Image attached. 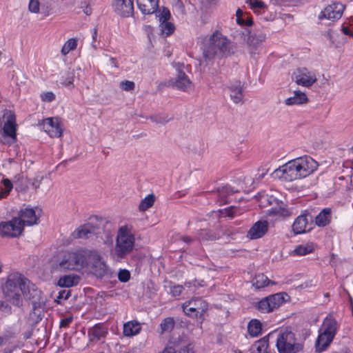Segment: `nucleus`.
I'll return each mask as SVG.
<instances>
[{
  "label": "nucleus",
  "instance_id": "1",
  "mask_svg": "<svg viewBox=\"0 0 353 353\" xmlns=\"http://www.w3.org/2000/svg\"><path fill=\"white\" fill-rule=\"evenodd\" d=\"M3 291L7 300L18 307L22 305V294L25 299L31 301L34 313L38 316L41 315L45 302L41 296V292L22 274L18 272L9 274Z\"/></svg>",
  "mask_w": 353,
  "mask_h": 353
},
{
  "label": "nucleus",
  "instance_id": "2",
  "mask_svg": "<svg viewBox=\"0 0 353 353\" xmlns=\"http://www.w3.org/2000/svg\"><path fill=\"white\" fill-rule=\"evenodd\" d=\"M318 163L310 156H303L289 161L275 170L276 177L285 181L301 179L312 174L318 168Z\"/></svg>",
  "mask_w": 353,
  "mask_h": 353
},
{
  "label": "nucleus",
  "instance_id": "3",
  "mask_svg": "<svg viewBox=\"0 0 353 353\" xmlns=\"http://www.w3.org/2000/svg\"><path fill=\"white\" fill-rule=\"evenodd\" d=\"M86 250H65L53 261L52 269L54 272L81 271L86 268Z\"/></svg>",
  "mask_w": 353,
  "mask_h": 353
},
{
  "label": "nucleus",
  "instance_id": "4",
  "mask_svg": "<svg viewBox=\"0 0 353 353\" xmlns=\"http://www.w3.org/2000/svg\"><path fill=\"white\" fill-rule=\"evenodd\" d=\"M234 53L232 42L220 31L214 32L203 46V57L207 60L222 59Z\"/></svg>",
  "mask_w": 353,
  "mask_h": 353
},
{
  "label": "nucleus",
  "instance_id": "5",
  "mask_svg": "<svg viewBox=\"0 0 353 353\" xmlns=\"http://www.w3.org/2000/svg\"><path fill=\"white\" fill-rule=\"evenodd\" d=\"M135 235L132 231V226L130 225H123L119 228L116 243L112 254L117 260L124 259L130 254L134 248Z\"/></svg>",
  "mask_w": 353,
  "mask_h": 353
},
{
  "label": "nucleus",
  "instance_id": "6",
  "mask_svg": "<svg viewBox=\"0 0 353 353\" xmlns=\"http://www.w3.org/2000/svg\"><path fill=\"white\" fill-rule=\"evenodd\" d=\"M339 327L340 324L332 314L327 315L323 319L315 343L316 352H322L329 347Z\"/></svg>",
  "mask_w": 353,
  "mask_h": 353
},
{
  "label": "nucleus",
  "instance_id": "7",
  "mask_svg": "<svg viewBox=\"0 0 353 353\" xmlns=\"http://www.w3.org/2000/svg\"><path fill=\"white\" fill-rule=\"evenodd\" d=\"M276 346L279 353H296L303 348L301 343L296 342L294 334L288 330L276 333Z\"/></svg>",
  "mask_w": 353,
  "mask_h": 353
},
{
  "label": "nucleus",
  "instance_id": "8",
  "mask_svg": "<svg viewBox=\"0 0 353 353\" xmlns=\"http://www.w3.org/2000/svg\"><path fill=\"white\" fill-rule=\"evenodd\" d=\"M289 296L285 292H279L262 299L257 303L258 310L262 313H270L287 302Z\"/></svg>",
  "mask_w": 353,
  "mask_h": 353
},
{
  "label": "nucleus",
  "instance_id": "9",
  "mask_svg": "<svg viewBox=\"0 0 353 353\" xmlns=\"http://www.w3.org/2000/svg\"><path fill=\"white\" fill-rule=\"evenodd\" d=\"M2 137L5 144L11 145L17 141V124L16 117L11 111H6L3 116Z\"/></svg>",
  "mask_w": 353,
  "mask_h": 353
},
{
  "label": "nucleus",
  "instance_id": "10",
  "mask_svg": "<svg viewBox=\"0 0 353 353\" xmlns=\"http://www.w3.org/2000/svg\"><path fill=\"white\" fill-rule=\"evenodd\" d=\"M86 251L89 252L86 256V268L90 265L93 274L97 276H104L107 273V265L101 256L96 250H86Z\"/></svg>",
  "mask_w": 353,
  "mask_h": 353
},
{
  "label": "nucleus",
  "instance_id": "11",
  "mask_svg": "<svg viewBox=\"0 0 353 353\" xmlns=\"http://www.w3.org/2000/svg\"><path fill=\"white\" fill-rule=\"evenodd\" d=\"M23 231V223L17 217L0 223V235L3 237H18Z\"/></svg>",
  "mask_w": 353,
  "mask_h": 353
},
{
  "label": "nucleus",
  "instance_id": "12",
  "mask_svg": "<svg viewBox=\"0 0 353 353\" xmlns=\"http://www.w3.org/2000/svg\"><path fill=\"white\" fill-rule=\"evenodd\" d=\"M156 17L159 22V30L161 35L165 37L171 35L175 30V26L170 21L171 14L167 8H162L156 13Z\"/></svg>",
  "mask_w": 353,
  "mask_h": 353
},
{
  "label": "nucleus",
  "instance_id": "13",
  "mask_svg": "<svg viewBox=\"0 0 353 353\" xmlns=\"http://www.w3.org/2000/svg\"><path fill=\"white\" fill-rule=\"evenodd\" d=\"M293 75L296 83L305 88H310L317 81L316 74L305 68L297 69Z\"/></svg>",
  "mask_w": 353,
  "mask_h": 353
},
{
  "label": "nucleus",
  "instance_id": "14",
  "mask_svg": "<svg viewBox=\"0 0 353 353\" xmlns=\"http://www.w3.org/2000/svg\"><path fill=\"white\" fill-rule=\"evenodd\" d=\"M42 127L50 137H60L63 134V124L59 117H48L43 119Z\"/></svg>",
  "mask_w": 353,
  "mask_h": 353
},
{
  "label": "nucleus",
  "instance_id": "15",
  "mask_svg": "<svg viewBox=\"0 0 353 353\" xmlns=\"http://www.w3.org/2000/svg\"><path fill=\"white\" fill-rule=\"evenodd\" d=\"M344 8L345 7L342 3L333 2L321 12L319 19L321 20L323 19L331 21L339 20L343 14Z\"/></svg>",
  "mask_w": 353,
  "mask_h": 353
},
{
  "label": "nucleus",
  "instance_id": "16",
  "mask_svg": "<svg viewBox=\"0 0 353 353\" xmlns=\"http://www.w3.org/2000/svg\"><path fill=\"white\" fill-rule=\"evenodd\" d=\"M183 66L179 63L174 65L178 72L174 85L177 89L188 92L192 90L193 83L185 72L181 70Z\"/></svg>",
  "mask_w": 353,
  "mask_h": 353
},
{
  "label": "nucleus",
  "instance_id": "17",
  "mask_svg": "<svg viewBox=\"0 0 353 353\" xmlns=\"http://www.w3.org/2000/svg\"><path fill=\"white\" fill-rule=\"evenodd\" d=\"M266 34L263 31L251 33L248 39L249 51L251 54L259 52L265 41Z\"/></svg>",
  "mask_w": 353,
  "mask_h": 353
},
{
  "label": "nucleus",
  "instance_id": "18",
  "mask_svg": "<svg viewBox=\"0 0 353 353\" xmlns=\"http://www.w3.org/2000/svg\"><path fill=\"white\" fill-rule=\"evenodd\" d=\"M312 223H309L308 216L303 213L296 217L292 224V231L295 234H301L309 232L312 229Z\"/></svg>",
  "mask_w": 353,
  "mask_h": 353
},
{
  "label": "nucleus",
  "instance_id": "19",
  "mask_svg": "<svg viewBox=\"0 0 353 353\" xmlns=\"http://www.w3.org/2000/svg\"><path fill=\"white\" fill-rule=\"evenodd\" d=\"M18 218L22 221L23 228H24V225L31 226L37 224L39 216L34 209L25 208L19 211Z\"/></svg>",
  "mask_w": 353,
  "mask_h": 353
},
{
  "label": "nucleus",
  "instance_id": "20",
  "mask_svg": "<svg viewBox=\"0 0 353 353\" xmlns=\"http://www.w3.org/2000/svg\"><path fill=\"white\" fill-rule=\"evenodd\" d=\"M115 11L124 17H130L133 13L134 6L132 0H113Z\"/></svg>",
  "mask_w": 353,
  "mask_h": 353
},
{
  "label": "nucleus",
  "instance_id": "21",
  "mask_svg": "<svg viewBox=\"0 0 353 353\" xmlns=\"http://www.w3.org/2000/svg\"><path fill=\"white\" fill-rule=\"evenodd\" d=\"M268 230V223L267 221H256L248 232V236L250 239H257L262 237Z\"/></svg>",
  "mask_w": 353,
  "mask_h": 353
},
{
  "label": "nucleus",
  "instance_id": "22",
  "mask_svg": "<svg viewBox=\"0 0 353 353\" xmlns=\"http://www.w3.org/2000/svg\"><path fill=\"white\" fill-rule=\"evenodd\" d=\"M140 11L144 14H151L159 12V0H137Z\"/></svg>",
  "mask_w": 353,
  "mask_h": 353
},
{
  "label": "nucleus",
  "instance_id": "23",
  "mask_svg": "<svg viewBox=\"0 0 353 353\" xmlns=\"http://www.w3.org/2000/svg\"><path fill=\"white\" fill-rule=\"evenodd\" d=\"M94 230V227L92 224L86 223L75 229L71 234V238L72 239H88Z\"/></svg>",
  "mask_w": 353,
  "mask_h": 353
},
{
  "label": "nucleus",
  "instance_id": "24",
  "mask_svg": "<svg viewBox=\"0 0 353 353\" xmlns=\"http://www.w3.org/2000/svg\"><path fill=\"white\" fill-rule=\"evenodd\" d=\"M230 91V97L234 103L243 102V90L240 81H235L228 86Z\"/></svg>",
  "mask_w": 353,
  "mask_h": 353
},
{
  "label": "nucleus",
  "instance_id": "25",
  "mask_svg": "<svg viewBox=\"0 0 353 353\" xmlns=\"http://www.w3.org/2000/svg\"><path fill=\"white\" fill-rule=\"evenodd\" d=\"M81 280L79 275L75 274H66L61 276L57 281V285L61 288H71L77 285Z\"/></svg>",
  "mask_w": 353,
  "mask_h": 353
},
{
  "label": "nucleus",
  "instance_id": "26",
  "mask_svg": "<svg viewBox=\"0 0 353 353\" xmlns=\"http://www.w3.org/2000/svg\"><path fill=\"white\" fill-rule=\"evenodd\" d=\"M332 220V210L330 208L323 209L315 217V223L319 227H325Z\"/></svg>",
  "mask_w": 353,
  "mask_h": 353
},
{
  "label": "nucleus",
  "instance_id": "27",
  "mask_svg": "<svg viewBox=\"0 0 353 353\" xmlns=\"http://www.w3.org/2000/svg\"><path fill=\"white\" fill-rule=\"evenodd\" d=\"M239 192L230 185H225L218 188L217 193L219 196L218 202L220 205L225 204L228 202V196L235 192Z\"/></svg>",
  "mask_w": 353,
  "mask_h": 353
},
{
  "label": "nucleus",
  "instance_id": "28",
  "mask_svg": "<svg viewBox=\"0 0 353 353\" xmlns=\"http://www.w3.org/2000/svg\"><path fill=\"white\" fill-rule=\"evenodd\" d=\"M141 330V325L136 320L124 323L123 333L125 336H132L138 334Z\"/></svg>",
  "mask_w": 353,
  "mask_h": 353
},
{
  "label": "nucleus",
  "instance_id": "29",
  "mask_svg": "<svg viewBox=\"0 0 353 353\" xmlns=\"http://www.w3.org/2000/svg\"><path fill=\"white\" fill-rule=\"evenodd\" d=\"M308 99L305 92L300 90L294 92V95L285 100L286 105H302L307 103Z\"/></svg>",
  "mask_w": 353,
  "mask_h": 353
},
{
  "label": "nucleus",
  "instance_id": "30",
  "mask_svg": "<svg viewBox=\"0 0 353 353\" xmlns=\"http://www.w3.org/2000/svg\"><path fill=\"white\" fill-rule=\"evenodd\" d=\"M106 334L105 328L100 324H96L88 330V336L92 341H99L101 338L105 337Z\"/></svg>",
  "mask_w": 353,
  "mask_h": 353
},
{
  "label": "nucleus",
  "instance_id": "31",
  "mask_svg": "<svg viewBox=\"0 0 353 353\" xmlns=\"http://www.w3.org/2000/svg\"><path fill=\"white\" fill-rule=\"evenodd\" d=\"M315 248V244L313 242L308 241L296 246L293 253L296 256H305L312 253Z\"/></svg>",
  "mask_w": 353,
  "mask_h": 353
},
{
  "label": "nucleus",
  "instance_id": "32",
  "mask_svg": "<svg viewBox=\"0 0 353 353\" xmlns=\"http://www.w3.org/2000/svg\"><path fill=\"white\" fill-rule=\"evenodd\" d=\"M188 301L189 304L190 305V306H193L194 307H199L200 309L199 310V314H200V319L203 321L204 319V314L208 309V305L206 303V301L200 298H194Z\"/></svg>",
  "mask_w": 353,
  "mask_h": 353
},
{
  "label": "nucleus",
  "instance_id": "33",
  "mask_svg": "<svg viewBox=\"0 0 353 353\" xmlns=\"http://www.w3.org/2000/svg\"><path fill=\"white\" fill-rule=\"evenodd\" d=\"M273 285L274 283L270 282L268 278L263 274H259L255 276L252 280V285L256 289L263 288L270 284Z\"/></svg>",
  "mask_w": 353,
  "mask_h": 353
},
{
  "label": "nucleus",
  "instance_id": "34",
  "mask_svg": "<svg viewBox=\"0 0 353 353\" xmlns=\"http://www.w3.org/2000/svg\"><path fill=\"white\" fill-rule=\"evenodd\" d=\"M13 188L11 181L8 179H3L0 183V199L6 198Z\"/></svg>",
  "mask_w": 353,
  "mask_h": 353
},
{
  "label": "nucleus",
  "instance_id": "35",
  "mask_svg": "<svg viewBox=\"0 0 353 353\" xmlns=\"http://www.w3.org/2000/svg\"><path fill=\"white\" fill-rule=\"evenodd\" d=\"M248 330L251 336H258L261 334V323L257 319H252L248 323Z\"/></svg>",
  "mask_w": 353,
  "mask_h": 353
},
{
  "label": "nucleus",
  "instance_id": "36",
  "mask_svg": "<svg viewBox=\"0 0 353 353\" xmlns=\"http://www.w3.org/2000/svg\"><path fill=\"white\" fill-rule=\"evenodd\" d=\"M155 201V196L153 194H148L143 199L139 205V210L141 212H144L151 208Z\"/></svg>",
  "mask_w": 353,
  "mask_h": 353
},
{
  "label": "nucleus",
  "instance_id": "37",
  "mask_svg": "<svg viewBox=\"0 0 353 353\" xmlns=\"http://www.w3.org/2000/svg\"><path fill=\"white\" fill-rule=\"evenodd\" d=\"M190 305L188 301L183 303L182 308L184 313L189 316L200 319V314H199V310L200 309L199 307H194L193 306Z\"/></svg>",
  "mask_w": 353,
  "mask_h": 353
},
{
  "label": "nucleus",
  "instance_id": "38",
  "mask_svg": "<svg viewBox=\"0 0 353 353\" xmlns=\"http://www.w3.org/2000/svg\"><path fill=\"white\" fill-rule=\"evenodd\" d=\"M175 325V321L172 317L165 318L160 324L161 334L171 332Z\"/></svg>",
  "mask_w": 353,
  "mask_h": 353
},
{
  "label": "nucleus",
  "instance_id": "39",
  "mask_svg": "<svg viewBox=\"0 0 353 353\" xmlns=\"http://www.w3.org/2000/svg\"><path fill=\"white\" fill-rule=\"evenodd\" d=\"M77 40L74 38L68 39L63 46L61 48V54L63 55L68 54L71 50L77 48Z\"/></svg>",
  "mask_w": 353,
  "mask_h": 353
},
{
  "label": "nucleus",
  "instance_id": "40",
  "mask_svg": "<svg viewBox=\"0 0 353 353\" xmlns=\"http://www.w3.org/2000/svg\"><path fill=\"white\" fill-rule=\"evenodd\" d=\"M254 347L256 350V353H269L268 348V339L265 337L259 340L255 343Z\"/></svg>",
  "mask_w": 353,
  "mask_h": 353
},
{
  "label": "nucleus",
  "instance_id": "41",
  "mask_svg": "<svg viewBox=\"0 0 353 353\" xmlns=\"http://www.w3.org/2000/svg\"><path fill=\"white\" fill-rule=\"evenodd\" d=\"M219 212L222 217L228 216L232 219L239 214V210L236 207L230 206L220 210Z\"/></svg>",
  "mask_w": 353,
  "mask_h": 353
},
{
  "label": "nucleus",
  "instance_id": "42",
  "mask_svg": "<svg viewBox=\"0 0 353 353\" xmlns=\"http://www.w3.org/2000/svg\"><path fill=\"white\" fill-rule=\"evenodd\" d=\"M173 12L177 15L184 16L185 9L181 0H174L172 2Z\"/></svg>",
  "mask_w": 353,
  "mask_h": 353
},
{
  "label": "nucleus",
  "instance_id": "43",
  "mask_svg": "<svg viewBox=\"0 0 353 353\" xmlns=\"http://www.w3.org/2000/svg\"><path fill=\"white\" fill-rule=\"evenodd\" d=\"M246 3L249 4L250 8L254 12H259L265 7V3L259 0H246Z\"/></svg>",
  "mask_w": 353,
  "mask_h": 353
},
{
  "label": "nucleus",
  "instance_id": "44",
  "mask_svg": "<svg viewBox=\"0 0 353 353\" xmlns=\"http://www.w3.org/2000/svg\"><path fill=\"white\" fill-rule=\"evenodd\" d=\"M74 74L68 73L65 77H62L61 83L65 87H73Z\"/></svg>",
  "mask_w": 353,
  "mask_h": 353
},
{
  "label": "nucleus",
  "instance_id": "45",
  "mask_svg": "<svg viewBox=\"0 0 353 353\" xmlns=\"http://www.w3.org/2000/svg\"><path fill=\"white\" fill-rule=\"evenodd\" d=\"M130 278V272L125 269L121 270L118 273V279L121 282L125 283Z\"/></svg>",
  "mask_w": 353,
  "mask_h": 353
},
{
  "label": "nucleus",
  "instance_id": "46",
  "mask_svg": "<svg viewBox=\"0 0 353 353\" xmlns=\"http://www.w3.org/2000/svg\"><path fill=\"white\" fill-rule=\"evenodd\" d=\"M120 87L125 91H131L134 90L135 84L133 81L126 80L120 83Z\"/></svg>",
  "mask_w": 353,
  "mask_h": 353
},
{
  "label": "nucleus",
  "instance_id": "47",
  "mask_svg": "<svg viewBox=\"0 0 353 353\" xmlns=\"http://www.w3.org/2000/svg\"><path fill=\"white\" fill-rule=\"evenodd\" d=\"M39 1L38 0H30L29 2V10L31 12L38 13L39 12Z\"/></svg>",
  "mask_w": 353,
  "mask_h": 353
},
{
  "label": "nucleus",
  "instance_id": "48",
  "mask_svg": "<svg viewBox=\"0 0 353 353\" xmlns=\"http://www.w3.org/2000/svg\"><path fill=\"white\" fill-rule=\"evenodd\" d=\"M41 99L43 101L51 102L54 100L55 94L52 92H47L41 94Z\"/></svg>",
  "mask_w": 353,
  "mask_h": 353
},
{
  "label": "nucleus",
  "instance_id": "49",
  "mask_svg": "<svg viewBox=\"0 0 353 353\" xmlns=\"http://www.w3.org/2000/svg\"><path fill=\"white\" fill-rule=\"evenodd\" d=\"M215 237L212 234H210L208 231L205 230H201L199 234V240H214Z\"/></svg>",
  "mask_w": 353,
  "mask_h": 353
},
{
  "label": "nucleus",
  "instance_id": "50",
  "mask_svg": "<svg viewBox=\"0 0 353 353\" xmlns=\"http://www.w3.org/2000/svg\"><path fill=\"white\" fill-rule=\"evenodd\" d=\"M92 41L91 43L92 47L94 50H97L98 48L99 47V42L97 40V28H94L92 30Z\"/></svg>",
  "mask_w": 353,
  "mask_h": 353
},
{
  "label": "nucleus",
  "instance_id": "51",
  "mask_svg": "<svg viewBox=\"0 0 353 353\" xmlns=\"http://www.w3.org/2000/svg\"><path fill=\"white\" fill-rule=\"evenodd\" d=\"M183 290V287L180 285H174L170 288V292L173 296H179Z\"/></svg>",
  "mask_w": 353,
  "mask_h": 353
},
{
  "label": "nucleus",
  "instance_id": "52",
  "mask_svg": "<svg viewBox=\"0 0 353 353\" xmlns=\"http://www.w3.org/2000/svg\"><path fill=\"white\" fill-rule=\"evenodd\" d=\"M177 353H195L194 347L191 344H188L182 346L178 350Z\"/></svg>",
  "mask_w": 353,
  "mask_h": 353
},
{
  "label": "nucleus",
  "instance_id": "53",
  "mask_svg": "<svg viewBox=\"0 0 353 353\" xmlns=\"http://www.w3.org/2000/svg\"><path fill=\"white\" fill-rule=\"evenodd\" d=\"M73 321V317L72 316L65 317L64 319H62L60 321V327H67L69 326V325L72 323Z\"/></svg>",
  "mask_w": 353,
  "mask_h": 353
},
{
  "label": "nucleus",
  "instance_id": "54",
  "mask_svg": "<svg viewBox=\"0 0 353 353\" xmlns=\"http://www.w3.org/2000/svg\"><path fill=\"white\" fill-rule=\"evenodd\" d=\"M242 15H243V11L240 9H238L236 12V22L239 25H243V23H244V20L241 17Z\"/></svg>",
  "mask_w": 353,
  "mask_h": 353
},
{
  "label": "nucleus",
  "instance_id": "55",
  "mask_svg": "<svg viewBox=\"0 0 353 353\" xmlns=\"http://www.w3.org/2000/svg\"><path fill=\"white\" fill-rule=\"evenodd\" d=\"M161 353H176V351L173 347L168 345Z\"/></svg>",
  "mask_w": 353,
  "mask_h": 353
},
{
  "label": "nucleus",
  "instance_id": "56",
  "mask_svg": "<svg viewBox=\"0 0 353 353\" xmlns=\"http://www.w3.org/2000/svg\"><path fill=\"white\" fill-rule=\"evenodd\" d=\"M0 308L4 311V312H10V310H11V307L10 306L8 305V304L7 303H1V305H0Z\"/></svg>",
  "mask_w": 353,
  "mask_h": 353
},
{
  "label": "nucleus",
  "instance_id": "57",
  "mask_svg": "<svg viewBox=\"0 0 353 353\" xmlns=\"http://www.w3.org/2000/svg\"><path fill=\"white\" fill-rule=\"evenodd\" d=\"M109 63L110 65H112L114 68H119L117 59L114 57H110Z\"/></svg>",
  "mask_w": 353,
  "mask_h": 353
},
{
  "label": "nucleus",
  "instance_id": "58",
  "mask_svg": "<svg viewBox=\"0 0 353 353\" xmlns=\"http://www.w3.org/2000/svg\"><path fill=\"white\" fill-rule=\"evenodd\" d=\"M43 179L42 177H41L40 179L39 178H36L34 181V182L32 183V185L34 187V188L37 190L39 188V184H40V182Z\"/></svg>",
  "mask_w": 353,
  "mask_h": 353
},
{
  "label": "nucleus",
  "instance_id": "59",
  "mask_svg": "<svg viewBox=\"0 0 353 353\" xmlns=\"http://www.w3.org/2000/svg\"><path fill=\"white\" fill-rule=\"evenodd\" d=\"M343 32L346 34V35H349V36H351V37H353V32H352V30L347 28V27H343Z\"/></svg>",
  "mask_w": 353,
  "mask_h": 353
},
{
  "label": "nucleus",
  "instance_id": "60",
  "mask_svg": "<svg viewBox=\"0 0 353 353\" xmlns=\"http://www.w3.org/2000/svg\"><path fill=\"white\" fill-rule=\"evenodd\" d=\"M220 0H206V2L210 5V6H216Z\"/></svg>",
  "mask_w": 353,
  "mask_h": 353
},
{
  "label": "nucleus",
  "instance_id": "61",
  "mask_svg": "<svg viewBox=\"0 0 353 353\" xmlns=\"http://www.w3.org/2000/svg\"><path fill=\"white\" fill-rule=\"evenodd\" d=\"M267 172H268V170L263 169L262 172L261 174H259V179H263L265 176V175L267 174Z\"/></svg>",
  "mask_w": 353,
  "mask_h": 353
},
{
  "label": "nucleus",
  "instance_id": "62",
  "mask_svg": "<svg viewBox=\"0 0 353 353\" xmlns=\"http://www.w3.org/2000/svg\"><path fill=\"white\" fill-rule=\"evenodd\" d=\"M183 241L188 243H190V242H192V239L189 236H183Z\"/></svg>",
  "mask_w": 353,
  "mask_h": 353
},
{
  "label": "nucleus",
  "instance_id": "63",
  "mask_svg": "<svg viewBox=\"0 0 353 353\" xmlns=\"http://www.w3.org/2000/svg\"><path fill=\"white\" fill-rule=\"evenodd\" d=\"M243 24H245L246 26H250L252 24V21L251 19H248L245 22L244 21Z\"/></svg>",
  "mask_w": 353,
  "mask_h": 353
},
{
  "label": "nucleus",
  "instance_id": "64",
  "mask_svg": "<svg viewBox=\"0 0 353 353\" xmlns=\"http://www.w3.org/2000/svg\"><path fill=\"white\" fill-rule=\"evenodd\" d=\"M3 353H12V350H6Z\"/></svg>",
  "mask_w": 353,
  "mask_h": 353
}]
</instances>
